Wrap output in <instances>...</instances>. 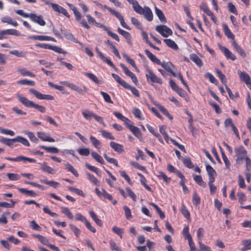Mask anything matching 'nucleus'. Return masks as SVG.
<instances>
[{
	"label": "nucleus",
	"mask_w": 251,
	"mask_h": 251,
	"mask_svg": "<svg viewBox=\"0 0 251 251\" xmlns=\"http://www.w3.org/2000/svg\"><path fill=\"white\" fill-rule=\"evenodd\" d=\"M104 7L108 10L110 13L115 16L120 21L121 25L127 30H130V27L125 23L123 16L118 11L112 9L111 8L105 5Z\"/></svg>",
	"instance_id": "0eeeda50"
},
{
	"label": "nucleus",
	"mask_w": 251,
	"mask_h": 251,
	"mask_svg": "<svg viewBox=\"0 0 251 251\" xmlns=\"http://www.w3.org/2000/svg\"><path fill=\"white\" fill-rule=\"evenodd\" d=\"M29 92L39 100H54V97L50 95L43 94L34 88H30L29 89Z\"/></svg>",
	"instance_id": "9d476101"
},
{
	"label": "nucleus",
	"mask_w": 251,
	"mask_h": 251,
	"mask_svg": "<svg viewBox=\"0 0 251 251\" xmlns=\"http://www.w3.org/2000/svg\"><path fill=\"white\" fill-rule=\"evenodd\" d=\"M132 112L135 117L139 120L143 119L142 117V112L138 108H134L133 109Z\"/></svg>",
	"instance_id": "680f3d73"
},
{
	"label": "nucleus",
	"mask_w": 251,
	"mask_h": 251,
	"mask_svg": "<svg viewBox=\"0 0 251 251\" xmlns=\"http://www.w3.org/2000/svg\"><path fill=\"white\" fill-rule=\"evenodd\" d=\"M18 191L22 194H25L27 196L35 197L37 194L32 190H28L25 188H19Z\"/></svg>",
	"instance_id": "4c0bfd02"
},
{
	"label": "nucleus",
	"mask_w": 251,
	"mask_h": 251,
	"mask_svg": "<svg viewBox=\"0 0 251 251\" xmlns=\"http://www.w3.org/2000/svg\"><path fill=\"white\" fill-rule=\"evenodd\" d=\"M92 157L97 162L100 163L101 164H104L105 162L102 157L99 155L97 152L92 151L91 152Z\"/></svg>",
	"instance_id": "c03bdc74"
},
{
	"label": "nucleus",
	"mask_w": 251,
	"mask_h": 251,
	"mask_svg": "<svg viewBox=\"0 0 251 251\" xmlns=\"http://www.w3.org/2000/svg\"><path fill=\"white\" fill-rule=\"evenodd\" d=\"M8 35H15L17 36H20V32L15 29H7L0 30V40H3L7 38Z\"/></svg>",
	"instance_id": "9b49d317"
},
{
	"label": "nucleus",
	"mask_w": 251,
	"mask_h": 251,
	"mask_svg": "<svg viewBox=\"0 0 251 251\" xmlns=\"http://www.w3.org/2000/svg\"><path fill=\"white\" fill-rule=\"evenodd\" d=\"M157 108L159 109V110L166 117H167L169 119L172 120L173 117V116L171 115L166 108H165L163 106L158 104L157 105Z\"/></svg>",
	"instance_id": "49530a36"
},
{
	"label": "nucleus",
	"mask_w": 251,
	"mask_h": 251,
	"mask_svg": "<svg viewBox=\"0 0 251 251\" xmlns=\"http://www.w3.org/2000/svg\"><path fill=\"white\" fill-rule=\"evenodd\" d=\"M85 75L88 77L90 79L97 84H101L102 81L100 80L94 74L90 73H86Z\"/></svg>",
	"instance_id": "3c124183"
},
{
	"label": "nucleus",
	"mask_w": 251,
	"mask_h": 251,
	"mask_svg": "<svg viewBox=\"0 0 251 251\" xmlns=\"http://www.w3.org/2000/svg\"><path fill=\"white\" fill-rule=\"evenodd\" d=\"M96 26L97 27H99L103 29V30H104V31H106L107 34H108V35L111 36L113 39H115L116 41H117L118 42L120 41V39H119V37L118 36V35L117 34L109 30V29L107 26L104 25L97 23H96Z\"/></svg>",
	"instance_id": "f3484780"
},
{
	"label": "nucleus",
	"mask_w": 251,
	"mask_h": 251,
	"mask_svg": "<svg viewBox=\"0 0 251 251\" xmlns=\"http://www.w3.org/2000/svg\"><path fill=\"white\" fill-rule=\"evenodd\" d=\"M189 228L188 226H185L183 229L182 234L185 239H190L192 238L191 235L189 233Z\"/></svg>",
	"instance_id": "5fc2aeb1"
},
{
	"label": "nucleus",
	"mask_w": 251,
	"mask_h": 251,
	"mask_svg": "<svg viewBox=\"0 0 251 251\" xmlns=\"http://www.w3.org/2000/svg\"><path fill=\"white\" fill-rule=\"evenodd\" d=\"M232 45L235 50L242 57H245L246 53L244 50L238 44L235 40H233Z\"/></svg>",
	"instance_id": "5701e85b"
},
{
	"label": "nucleus",
	"mask_w": 251,
	"mask_h": 251,
	"mask_svg": "<svg viewBox=\"0 0 251 251\" xmlns=\"http://www.w3.org/2000/svg\"><path fill=\"white\" fill-rule=\"evenodd\" d=\"M155 12L161 22L166 23L167 22V19L163 12L156 6L155 7Z\"/></svg>",
	"instance_id": "e433bc0d"
},
{
	"label": "nucleus",
	"mask_w": 251,
	"mask_h": 251,
	"mask_svg": "<svg viewBox=\"0 0 251 251\" xmlns=\"http://www.w3.org/2000/svg\"><path fill=\"white\" fill-rule=\"evenodd\" d=\"M97 53H98L99 57L106 63H107L110 67L114 69L115 70H117V68L113 63V62L111 61V60L107 57L104 56L103 54L98 49V48H96L95 49Z\"/></svg>",
	"instance_id": "a211bd4d"
},
{
	"label": "nucleus",
	"mask_w": 251,
	"mask_h": 251,
	"mask_svg": "<svg viewBox=\"0 0 251 251\" xmlns=\"http://www.w3.org/2000/svg\"><path fill=\"white\" fill-rule=\"evenodd\" d=\"M85 166L86 167L89 169V170L95 173L98 176H101V172L99 170L98 168L91 165H90L88 163H86L85 164Z\"/></svg>",
	"instance_id": "4d7b16f0"
},
{
	"label": "nucleus",
	"mask_w": 251,
	"mask_h": 251,
	"mask_svg": "<svg viewBox=\"0 0 251 251\" xmlns=\"http://www.w3.org/2000/svg\"><path fill=\"white\" fill-rule=\"evenodd\" d=\"M16 97L18 100L26 107L34 108L41 113L46 112V108L45 107L35 103L33 101L29 100L27 98L19 94H16Z\"/></svg>",
	"instance_id": "f03ea898"
},
{
	"label": "nucleus",
	"mask_w": 251,
	"mask_h": 251,
	"mask_svg": "<svg viewBox=\"0 0 251 251\" xmlns=\"http://www.w3.org/2000/svg\"><path fill=\"white\" fill-rule=\"evenodd\" d=\"M190 59L193 61L198 67H201L203 65L202 62L200 57L195 53L190 55Z\"/></svg>",
	"instance_id": "7c9ffc66"
},
{
	"label": "nucleus",
	"mask_w": 251,
	"mask_h": 251,
	"mask_svg": "<svg viewBox=\"0 0 251 251\" xmlns=\"http://www.w3.org/2000/svg\"><path fill=\"white\" fill-rule=\"evenodd\" d=\"M206 170L208 175L209 180H215L216 172L213 167L209 164H207L206 166Z\"/></svg>",
	"instance_id": "4be33fe9"
},
{
	"label": "nucleus",
	"mask_w": 251,
	"mask_h": 251,
	"mask_svg": "<svg viewBox=\"0 0 251 251\" xmlns=\"http://www.w3.org/2000/svg\"><path fill=\"white\" fill-rule=\"evenodd\" d=\"M50 5L55 12H57L58 14H61L67 18L70 17V15L68 13L67 10L62 6L54 3H51Z\"/></svg>",
	"instance_id": "2eb2a0df"
},
{
	"label": "nucleus",
	"mask_w": 251,
	"mask_h": 251,
	"mask_svg": "<svg viewBox=\"0 0 251 251\" xmlns=\"http://www.w3.org/2000/svg\"><path fill=\"white\" fill-rule=\"evenodd\" d=\"M6 176L9 180L12 181H16L20 179V176L17 174L7 173Z\"/></svg>",
	"instance_id": "774afa93"
},
{
	"label": "nucleus",
	"mask_w": 251,
	"mask_h": 251,
	"mask_svg": "<svg viewBox=\"0 0 251 251\" xmlns=\"http://www.w3.org/2000/svg\"><path fill=\"white\" fill-rule=\"evenodd\" d=\"M66 169L68 170V171L71 172L74 176L77 177L79 175L77 172V171L74 168V167L72 166L69 163L65 164Z\"/></svg>",
	"instance_id": "13d9d810"
},
{
	"label": "nucleus",
	"mask_w": 251,
	"mask_h": 251,
	"mask_svg": "<svg viewBox=\"0 0 251 251\" xmlns=\"http://www.w3.org/2000/svg\"><path fill=\"white\" fill-rule=\"evenodd\" d=\"M5 159L12 161L15 162H20L22 161L24 163H26V162H28L29 163H35L36 160L33 158L25 157L24 156H19L15 158H12L10 157H6L5 158Z\"/></svg>",
	"instance_id": "f8f14e48"
},
{
	"label": "nucleus",
	"mask_w": 251,
	"mask_h": 251,
	"mask_svg": "<svg viewBox=\"0 0 251 251\" xmlns=\"http://www.w3.org/2000/svg\"><path fill=\"white\" fill-rule=\"evenodd\" d=\"M240 78L242 81L244 82L247 85H251V77L249 75L245 72H238Z\"/></svg>",
	"instance_id": "393cba45"
},
{
	"label": "nucleus",
	"mask_w": 251,
	"mask_h": 251,
	"mask_svg": "<svg viewBox=\"0 0 251 251\" xmlns=\"http://www.w3.org/2000/svg\"><path fill=\"white\" fill-rule=\"evenodd\" d=\"M206 78L209 79V81L211 83L217 85L218 83L217 79L213 76V75L209 73H207L204 75Z\"/></svg>",
	"instance_id": "e2e57ef3"
},
{
	"label": "nucleus",
	"mask_w": 251,
	"mask_h": 251,
	"mask_svg": "<svg viewBox=\"0 0 251 251\" xmlns=\"http://www.w3.org/2000/svg\"><path fill=\"white\" fill-rule=\"evenodd\" d=\"M68 189L70 191L73 192L75 194H77L78 195L82 197H84L85 196L83 192L81 190H80L78 188L69 186L68 187Z\"/></svg>",
	"instance_id": "6e6d98bb"
},
{
	"label": "nucleus",
	"mask_w": 251,
	"mask_h": 251,
	"mask_svg": "<svg viewBox=\"0 0 251 251\" xmlns=\"http://www.w3.org/2000/svg\"><path fill=\"white\" fill-rule=\"evenodd\" d=\"M40 148L45 150L47 152L52 153H57L59 152V150L54 147H46L42 145L40 146Z\"/></svg>",
	"instance_id": "58836bf2"
},
{
	"label": "nucleus",
	"mask_w": 251,
	"mask_h": 251,
	"mask_svg": "<svg viewBox=\"0 0 251 251\" xmlns=\"http://www.w3.org/2000/svg\"><path fill=\"white\" fill-rule=\"evenodd\" d=\"M82 114L85 119L88 121H90L92 118L100 124H103L105 126V124L103 123V120L102 117L95 114L92 111L88 110H85L82 111Z\"/></svg>",
	"instance_id": "6e6552de"
},
{
	"label": "nucleus",
	"mask_w": 251,
	"mask_h": 251,
	"mask_svg": "<svg viewBox=\"0 0 251 251\" xmlns=\"http://www.w3.org/2000/svg\"><path fill=\"white\" fill-rule=\"evenodd\" d=\"M146 77L149 82L156 83L159 84H162L163 83L162 79L156 75L149 68L146 69Z\"/></svg>",
	"instance_id": "423d86ee"
},
{
	"label": "nucleus",
	"mask_w": 251,
	"mask_h": 251,
	"mask_svg": "<svg viewBox=\"0 0 251 251\" xmlns=\"http://www.w3.org/2000/svg\"><path fill=\"white\" fill-rule=\"evenodd\" d=\"M120 66L122 68L125 74L128 76L130 77L133 82L136 85L138 82V79L135 75L131 72L130 70H129L128 68L124 64L121 63L120 64Z\"/></svg>",
	"instance_id": "dca6fc26"
},
{
	"label": "nucleus",
	"mask_w": 251,
	"mask_h": 251,
	"mask_svg": "<svg viewBox=\"0 0 251 251\" xmlns=\"http://www.w3.org/2000/svg\"><path fill=\"white\" fill-rule=\"evenodd\" d=\"M145 52L148 57L152 62L158 65L161 64V61L158 59L154 54H153L150 51L146 49L145 50Z\"/></svg>",
	"instance_id": "bb28decb"
},
{
	"label": "nucleus",
	"mask_w": 251,
	"mask_h": 251,
	"mask_svg": "<svg viewBox=\"0 0 251 251\" xmlns=\"http://www.w3.org/2000/svg\"><path fill=\"white\" fill-rule=\"evenodd\" d=\"M193 178L197 184L201 187H206V184L204 181H203L202 176H201L194 175Z\"/></svg>",
	"instance_id": "473e14b6"
},
{
	"label": "nucleus",
	"mask_w": 251,
	"mask_h": 251,
	"mask_svg": "<svg viewBox=\"0 0 251 251\" xmlns=\"http://www.w3.org/2000/svg\"><path fill=\"white\" fill-rule=\"evenodd\" d=\"M90 140L95 148L97 149H100L101 143L100 141L97 139L95 137L92 135L90 137Z\"/></svg>",
	"instance_id": "ea45409f"
},
{
	"label": "nucleus",
	"mask_w": 251,
	"mask_h": 251,
	"mask_svg": "<svg viewBox=\"0 0 251 251\" xmlns=\"http://www.w3.org/2000/svg\"><path fill=\"white\" fill-rule=\"evenodd\" d=\"M111 148L118 153H122L124 152L123 146L116 142L111 141L110 143Z\"/></svg>",
	"instance_id": "412c9836"
},
{
	"label": "nucleus",
	"mask_w": 251,
	"mask_h": 251,
	"mask_svg": "<svg viewBox=\"0 0 251 251\" xmlns=\"http://www.w3.org/2000/svg\"><path fill=\"white\" fill-rule=\"evenodd\" d=\"M155 30L164 37H167L173 34L172 29L165 25H157Z\"/></svg>",
	"instance_id": "1a4fd4ad"
},
{
	"label": "nucleus",
	"mask_w": 251,
	"mask_h": 251,
	"mask_svg": "<svg viewBox=\"0 0 251 251\" xmlns=\"http://www.w3.org/2000/svg\"><path fill=\"white\" fill-rule=\"evenodd\" d=\"M113 114L117 118L123 121L125 123V125H126V123H131L130 120L123 116L121 113L119 112H114Z\"/></svg>",
	"instance_id": "79ce46f5"
},
{
	"label": "nucleus",
	"mask_w": 251,
	"mask_h": 251,
	"mask_svg": "<svg viewBox=\"0 0 251 251\" xmlns=\"http://www.w3.org/2000/svg\"><path fill=\"white\" fill-rule=\"evenodd\" d=\"M1 21L3 23H7L8 24L11 25L15 27H17L18 25V24L16 21H13L12 18L10 17L6 16L2 17L1 19Z\"/></svg>",
	"instance_id": "c9c22d12"
},
{
	"label": "nucleus",
	"mask_w": 251,
	"mask_h": 251,
	"mask_svg": "<svg viewBox=\"0 0 251 251\" xmlns=\"http://www.w3.org/2000/svg\"><path fill=\"white\" fill-rule=\"evenodd\" d=\"M220 49L222 52L224 53L226 58L228 59H230L232 61L236 59V56L233 54L227 48L220 46Z\"/></svg>",
	"instance_id": "aec40b11"
},
{
	"label": "nucleus",
	"mask_w": 251,
	"mask_h": 251,
	"mask_svg": "<svg viewBox=\"0 0 251 251\" xmlns=\"http://www.w3.org/2000/svg\"><path fill=\"white\" fill-rule=\"evenodd\" d=\"M235 153L237 157L236 162L238 164L242 163L243 160H245L248 157L247 151L242 146L236 148Z\"/></svg>",
	"instance_id": "39448f33"
},
{
	"label": "nucleus",
	"mask_w": 251,
	"mask_h": 251,
	"mask_svg": "<svg viewBox=\"0 0 251 251\" xmlns=\"http://www.w3.org/2000/svg\"><path fill=\"white\" fill-rule=\"evenodd\" d=\"M100 94L102 96L104 101L109 103H113L112 100L111 99L110 96L108 94L103 91H100Z\"/></svg>",
	"instance_id": "338daca9"
},
{
	"label": "nucleus",
	"mask_w": 251,
	"mask_h": 251,
	"mask_svg": "<svg viewBox=\"0 0 251 251\" xmlns=\"http://www.w3.org/2000/svg\"><path fill=\"white\" fill-rule=\"evenodd\" d=\"M192 201H193V204L196 206H197L198 205H199L201 203V198H200V196L198 195V194H197L196 191H195L194 192L193 198H192Z\"/></svg>",
	"instance_id": "8fccbe9b"
},
{
	"label": "nucleus",
	"mask_w": 251,
	"mask_h": 251,
	"mask_svg": "<svg viewBox=\"0 0 251 251\" xmlns=\"http://www.w3.org/2000/svg\"><path fill=\"white\" fill-rule=\"evenodd\" d=\"M181 214L187 219H190V214L184 204H182L180 209Z\"/></svg>",
	"instance_id": "603ef678"
},
{
	"label": "nucleus",
	"mask_w": 251,
	"mask_h": 251,
	"mask_svg": "<svg viewBox=\"0 0 251 251\" xmlns=\"http://www.w3.org/2000/svg\"><path fill=\"white\" fill-rule=\"evenodd\" d=\"M117 31L119 34L122 35L127 40V42L129 44H131V36L129 32L121 29L120 27L118 28Z\"/></svg>",
	"instance_id": "a878e982"
},
{
	"label": "nucleus",
	"mask_w": 251,
	"mask_h": 251,
	"mask_svg": "<svg viewBox=\"0 0 251 251\" xmlns=\"http://www.w3.org/2000/svg\"><path fill=\"white\" fill-rule=\"evenodd\" d=\"M34 237L37 238L43 244L48 246L49 244V240L47 239L46 237H44L43 236L41 235H34Z\"/></svg>",
	"instance_id": "69168bd1"
},
{
	"label": "nucleus",
	"mask_w": 251,
	"mask_h": 251,
	"mask_svg": "<svg viewBox=\"0 0 251 251\" xmlns=\"http://www.w3.org/2000/svg\"><path fill=\"white\" fill-rule=\"evenodd\" d=\"M129 3L132 5L134 10L140 15H143L146 19L151 22L153 20V14L150 7L144 6L143 8L136 0H126Z\"/></svg>",
	"instance_id": "f257e3e1"
},
{
	"label": "nucleus",
	"mask_w": 251,
	"mask_h": 251,
	"mask_svg": "<svg viewBox=\"0 0 251 251\" xmlns=\"http://www.w3.org/2000/svg\"><path fill=\"white\" fill-rule=\"evenodd\" d=\"M27 39L39 41H51L56 42V40L53 37L46 35H32L28 36Z\"/></svg>",
	"instance_id": "6ab92c4d"
},
{
	"label": "nucleus",
	"mask_w": 251,
	"mask_h": 251,
	"mask_svg": "<svg viewBox=\"0 0 251 251\" xmlns=\"http://www.w3.org/2000/svg\"><path fill=\"white\" fill-rule=\"evenodd\" d=\"M87 177L89 181L97 186H100L99 180L92 174L87 173Z\"/></svg>",
	"instance_id": "a18cd8bd"
},
{
	"label": "nucleus",
	"mask_w": 251,
	"mask_h": 251,
	"mask_svg": "<svg viewBox=\"0 0 251 251\" xmlns=\"http://www.w3.org/2000/svg\"><path fill=\"white\" fill-rule=\"evenodd\" d=\"M223 28L226 36L228 38L234 40V39L235 38V36L233 34V33L231 31L228 26L224 24L223 25Z\"/></svg>",
	"instance_id": "c756f323"
},
{
	"label": "nucleus",
	"mask_w": 251,
	"mask_h": 251,
	"mask_svg": "<svg viewBox=\"0 0 251 251\" xmlns=\"http://www.w3.org/2000/svg\"><path fill=\"white\" fill-rule=\"evenodd\" d=\"M167 72L170 73L174 77H177V73L174 71L175 69V66L170 62H161V64H159Z\"/></svg>",
	"instance_id": "ddd939ff"
},
{
	"label": "nucleus",
	"mask_w": 251,
	"mask_h": 251,
	"mask_svg": "<svg viewBox=\"0 0 251 251\" xmlns=\"http://www.w3.org/2000/svg\"><path fill=\"white\" fill-rule=\"evenodd\" d=\"M164 42L168 47L174 50H177L178 49L177 45L173 40L171 39H166L164 40Z\"/></svg>",
	"instance_id": "2f4dec72"
},
{
	"label": "nucleus",
	"mask_w": 251,
	"mask_h": 251,
	"mask_svg": "<svg viewBox=\"0 0 251 251\" xmlns=\"http://www.w3.org/2000/svg\"><path fill=\"white\" fill-rule=\"evenodd\" d=\"M112 76L114 78V79L124 88L126 89L130 90L132 94L134 95L135 97H140V93L138 90L135 87L131 86L117 74L112 73Z\"/></svg>",
	"instance_id": "20e7f679"
},
{
	"label": "nucleus",
	"mask_w": 251,
	"mask_h": 251,
	"mask_svg": "<svg viewBox=\"0 0 251 251\" xmlns=\"http://www.w3.org/2000/svg\"><path fill=\"white\" fill-rule=\"evenodd\" d=\"M0 142L12 148L13 144L16 142V138L13 139H7L3 137L0 138Z\"/></svg>",
	"instance_id": "cd10ccee"
},
{
	"label": "nucleus",
	"mask_w": 251,
	"mask_h": 251,
	"mask_svg": "<svg viewBox=\"0 0 251 251\" xmlns=\"http://www.w3.org/2000/svg\"><path fill=\"white\" fill-rule=\"evenodd\" d=\"M126 126L137 138L140 139L142 138V132L138 127L132 125L131 123H126Z\"/></svg>",
	"instance_id": "4468645a"
},
{
	"label": "nucleus",
	"mask_w": 251,
	"mask_h": 251,
	"mask_svg": "<svg viewBox=\"0 0 251 251\" xmlns=\"http://www.w3.org/2000/svg\"><path fill=\"white\" fill-rule=\"evenodd\" d=\"M40 181L42 183L48 185L54 188H57L60 186V184L58 182L53 180H48L47 179H41Z\"/></svg>",
	"instance_id": "f704fd0d"
},
{
	"label": "nucleus",
	"mask_w": 251,
	"mask_h": 251,
	"mask_svg": "<svg viewBox=\"0 0 251 251\" xmlns=\"http://www.w3.org/2000/svg\"><path fill=\"white\" fill-rule=\"evenodd\" d=\"M17 83L20 85H26L32 86L35 85V82L34 81L27 80L26 79L19 80L17 81Z\"/></svg>",
	"instance_id": "de8ad7c7"
},
{
	"label": "nucleus",
	"mask_w": 251,
	"mask_h": 251,
	"mask_svg": "<svg viewBox=\"0 0 251 251\" xmlns=\"http://www.w3.org/2000/svg\"><path fill=\"white\" fill-rule=\"evenodd\" d=\"M24 133L28 136L31 141L37 143L38 141V138L35 136L34 133L28 131H25Z\"/></svg>",
	"instance_id": "0e129e2a"
},
{
	"label": "nucleus",
	"mask_w": 251,
	"mask_h": 251,
	"mask_svg": "<svg viewBox=\"0 0 251 251\" xmlns=\"http://www.w3.org/2000/svg\"><path fill=\"white\" fill-rule=\"evenodd\" d=\"M40 164V169L44 172L48 173L50 174H54L56 173L55 170L50 166L47 165L45 163L43 164L41 163Z\"/></svg>",
	"instance_id": "c85d7f7f"
},
{
	"label": "nucleus",
	"mask_w": 251,
	"mask_h": 251,
	"mask_svg": "<svg viewBox=\"0 0 251 251\" xmlns=\"http://www.w3.org/2000/svg\"><path fill=\"white\" fill-rule=\"evenodd\" d=\"M18 72L22 76H28L30 77H35L36 76L34 74L27 70L25 68L19 69Z\"/></svg>",
	"instance_id": "a19ab883"
},
{
	"label": "nucleus",
	"mask_w": 251,
	"mask_h": 251,
	"mask_svg": "<svg viewBox=\"0 0 251 251\" xmlns=\"http://www.w3.org/2000/svg\"><path fill=\"white\" fill-rule=\"evenodd\" d=\"M61 211L62 213L64 214L69 219H73L74 216L70 211L69 208L67 207H62L61 208Z\"/></svg>",
	"instance_id": "09e8293b"
},
{
	"label": "nucleus",
	"mask_w": 251,
	"mask_h": 251,
	"mask_svg": "<svg viewBox=\"0 0 251 251\" xmlns=\"http://www.w3.org/2000/svg\"><path fill=\"white\" fill-rule=\"evenodd\" d=\"M15 12L24 18H29L32 22L39 24L40 25L44 26L46 25V22L41 15L38 16L33 13L28 14L24 12L23 10H17Z\"/></svg>",
	"instance_id": "7ed1b4c3"
},
{
	"label": "nucleus",
	"mask_w": 251,
	"mask_h": 251,
	"mask_svg": "<svg viewBox=\"0 0 251 251\" xmlns=\"http://www.w3.org/2000/svg\"><path fill=\"white\" fill-rule=\"evenodd\" d=\"M16 142H19L22 143L23 145L26 147H29L30 146V144L27 141V140L24 137H22L21 136H17L16 137Z\"/></svg>",
	"instance_id": "bf43d9fd"
},
{
	"label": "nucleus",
	"mask_w": 251,
	"mask_h": 251,
	"mask_svg": "<svg viewBox=\"0 0 251 251\" xmlns=\"http://www.w3.org/2000/svg\"><path fill=\"white\" fill-rule=\"evenodd\" d=\"M38 137L43 141L49 142H54L55 140L49 136L44 132H38L37 133Z\"/></svg>",
	"instance_id": "b1692460"
},
{
	"label": "nucleus",
	"mask_w": 251,
	"mask_h": 251,
	"mask_svg": "<svg viewBox=\"0 0 251 251\" xmlns=\"http://www.w3.org/2000/svg\"><path fill=\"white\" fill-rule=\"evenodd\" d=\"M181 161L186 167L189 169H192L194 167V166L190 158H183Z\"/></svg>",
	"instance_id": "864d4df0"
},
{
	"label": "nucleus",
	"mask_w": 251,
	"mask_h": 251,
	"mask_svg": "<svg viewBox=\"0 0 251 251\" xmlns=\"http://www.w3.org/2000/svg\"><path fill=\"white\" fill-rule=\"evenodd\" d=\"M156 176L159 179H163L167 183H170L171 181V178L168 177L165 174L162 172H158Z\"/></svg>",
	"instance_id": "37998d69"
},
{
	"label": "nucleus",
	"mask_w": 251,
	"mask_h": 251,
	"mask_svg": "<svg viewBox=\"0 0 251 251\" xmlns=\"http://www.w3.org/2000/svg\"><path fill=\"white\" fill-rule=\"evenodd\" d=\"M11 54L14 55L18 57H25L26 53L23 51H19L18 50H13L9 52Z\"/></svg>",
	"instance_id": "052dcab7"
},
{
	"label": "nucleus",
	"mask_w": 251,
	"mask_h": 251,
	"mask_svg": "<svg viewBox=\"0 0 251 251\" xmlns=\"http://www.w3.org/2000/svg\"><path fill=\"white\" fill-rule=\"evenodd\" d=\"M241 244L243 246L241 251H245L251 250V239H244L241 241Z\"/></svg>",
	"instance_id": "72a5a7b5"
}]
</instances>
